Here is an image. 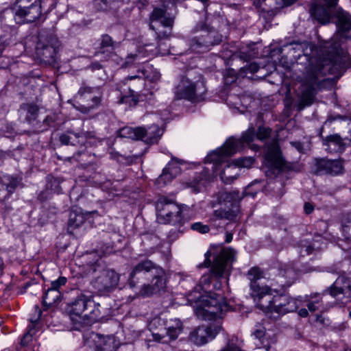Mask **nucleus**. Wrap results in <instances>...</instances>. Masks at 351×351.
<instances>
[{
  "label": "nucleus",
  "mask_w": 351,
  "mask_h": 351,
  "mask_svg": "<svg viewBox=\"0 0 351 351\" xmlns=\"http://www.w3.org/2000/svg\"><path fill=\"white\" fill-rule=\"evenodd\" d=\"M340 46V43L336 41L335 38H332L330 41L327 43L326 47L329 49L330 52L336 53L339 50Z\"/></svg>",
  "instance_id": "3c124183"
},
{
  "label": "nucleus",
  "mask_w": 351,
  "mask_h": 351,
  "mask_svg": "<svg viewBox=\"0 0 351 351\" xmlns=\"http://www.w3.org/2000/svg\"><path fill=\"white\" fill-rule=\"evenodd\" d=\"M119 136L121 138H127L135 140H139L138 127H123L119 130Z\"/></svg>",
  "instance_id": "4c0bfd02"
},
{
  "label": "nucleus",
  "mask_w": 351,
  "mask_h": 351,
  "mask_svg": "<svg viewBox=\"0 0 351 351\" xmlns=\"http://www.w3.org/2000/svg\"><path fill=\"white\" fill-rule=\"evenodd\" d=\"M247 279L250 281V288L252 289V296L254 298L256 303L258 302L259 298L265 294L267 291H271L270 287H261L257 280L263 278V273L258 267H254L251 268L247 274Z\"/></svg>",
  "instance_id": "4be33fe9"
},
{
  "label": "nucleus",
  "mask_w": 351,
  "mask_h": 351,
  "mask_svg": "<svg viewBox=\"0 0 351 351\" xmlns=\"http://www.w3.org/2000/svg\"><path fill=\"white\" fill-rule=\"evenodd\" d=\"M85 220V216L82 213L77 210H71L68 221V232L70 234H73V231L80 227L84 223Z\"/></svg>",
  "instance_id": "f704fd0d"
},
{
  "label": "nucleus",
  "mask_w": 351,
  "mask_h": 351,
  "mask_svg": "<svg viewBox=\"0 0 351 351\" xmlns=\"http://www.w3.org/2000/svg\"><path fill=\"white\" fill-rule=\"evenodd\" d=\"M165 330L170 340H176L182 332L183 325L178 319H170L166 323Z\"/></svg>",
  "instance_id": "72a5a7b5"
},
{
  "label": "nucleus",
  "mask_w": 351,
  "mask_h": 351,
  "mask_svg": "<svg viewBox=\"0 0 351 351\" xmlns=\"http://www.w3.org/2000/svg\"><path fill=\"white\" fill-rule=\"evenodd\" d=\"M343 223L345 226L347 227L351 226V213H349L346 216H345Z\"/></svg>",
  "instance_id": "0e129e2a"
},
{
  "label": "nucleus",
  "mask_w": 351,
  "mask_h": 351,
  "mask_svg": "<svg viewBox=\"0 0 351 351\" xmlns=\"http://www.w3.org/2000/svg\"><path fill=\"white\" fill-rule=\"evenodd\" d=\"M239 198L240 196L238 191H225L219 193V202L220 204L224 203L225 204L229 203L230 206H232L233 203L239 202Z\"/></svg>",
  "instance_id": "e433bc0d"
},
{
  "label": "nucleus",
  "mask_w": 351,
  "mask_h": 351,
  "mask_svg": "<svg viewBox=\"0 0 351 351\" xmlns=\"http://www.w3.org/2000/svg\"><path fill=\"white\" fill-rule=\"evenodd\" d=\"M228 310V305L224 297L218 293L202 296L197 305L195 312L199 319L212 320L222 318L223 314Z\"/></svg>",
  "instance_id": "20e7f679"
},
{
  "label": "nucleus",
  "mask_w": 351,
  "mask_h": 351,
  "mask_svg": "<svg viewBox=\"0 0 351 351\" xmlns=\"http://www.w3.org/2000/svg\"><path fill=\"white\" fill-rule=\"evenodd\" d=\"M66 278L60 276L57 280L51 282V287L49 288L54 290H59L61 287L66 285Z\"/></svg>",
  "instance_id": "de8ad7c7"
},
{
  "label": "nucleus",
  "mask_w": 351,
  "mask_h": 351,
  "mask_svg": "<svg viewBox=\"0 0 351 351\" xmlns=\"http://www.w3.org/2000/svg\"><path fill=\"white\" fill-rule=\"evenodd\" d=\"M222 219L221 217H217L215 216V210H214L212 215L210 217V224L212 228L217 229L218 228L222 227V223L221 222Z\"/></svg>",
  "instance_id": "8fccbe9b"
},
{
  "label": "nucleus",
  "mask_w": 351,
  "mask_h": 351,
  "mask_svg": "<svg viewBox=\"0 0 351 351\" xmlns=\"http://www.w3.org/2000/svg\"><path fill=\"white\" fill-rule=\"evenodd\" d=\"M255 160L252 157H245L234 160L232 162L226 165V167L220 173L221 180L226 184H230L239 176V173L236 172L235 175H230L228 171L230 169L237 170L239 167L249 168L254 162Z\"/></svg>",
  "instance_id": "b1692460"
},
{
  "label": "nucleus",
  "mask_w": 351,
  "mask_h": 351,
  "mask_svg": "<svg viewBox=\"0 0 351 351\" xmlns=\"http://www.w3.org/2000/svg\"><path fill=\"white\" fill-rule=\"evenodd\" d=\"M206 92L204 82H193L188 78H182L175 88L174 93L177 99H183L195 103L202 101Z\"/></svg>",
  "instance_id": "9d476101"
},
{
  "label": "nucleus",
  "mask_w": 351,
  "mask_h": 351,
  "mask_svg": "<svg viewBox=\"0 0 351 351\" xmlns=\"http://www.w3.org/2000/svg\"><path fill=\"white\" fill-rule=\"evenodd\" d=\"M259 69L258 65L252 62L249 64H247L239 69V74L241 77L247 76L248 73L254 74L256 73Z\"/></svg>",
  "instance_id": "ea45409f"
},
{
  "label": "nucleus",
  "mask_w": 351,
  "mask_h": 351,
  "mask_svg": "<svg viewBox=\"0 0 351 351\" xmlns=\"http://www.w3.org/2000/svg\"><path fill=\"white\" fill-rule=\"evenodd\" d=\"M114 341L112 337L92 334L84 344V351H113Z\"/></svg>",
  "instance_id": "412c9836"
},
{
  "label": "nucleus",
  "mask_w": 351,
  "mask_h": 351,
  "mask_svg": "<svg viewBox=\"0 0 351 351\" xmlns=\"http://www.w3.org/2000/svg\"><path fill=\"white\" fill-rule=\"evenodd\" d=\"M155 264L149 261L145 260L138 263L130 274L129 285L132 288L143 287L145 280L149 277L150 273H153Z\"/></svg>",
  "instance_id": "2eb2a0df"
},
{
  "label": "nucleus",
  "mask_w": 351,
  "mask_h": 351,
  "mask_svg": "<svg viewBox=\"0 0 351 351\" xmlns=\"http://www.w3.org/2000/svg\"><path fill=\"white\" fill-rule=\"evenodd\" d=\"M240 205L239 202H234L232 206H229L226 208H220L215 210V216L221 217L222 219H226L232 221H236L237 219L240 218Z\"/></svg>",
  "instance_id": "7c9ffc66"
},
{
  "label": "nucleus",
  "mask_w": 351,
  "mask_h": 351,
  "mask_svg": "<svg viewBox=\"0 0 351 351\" xmlns=\"http://www.w3.org/2000/svg\"><path fill=\"white\" fill-rule=\"evenodd\" d=\"M231 57H232V60L239 58L247 62L253 57V55L252 52L249 49H242L234 52V53L231 55Z\"/></svg>",
  "instance_id": "58836bf2"
},
{
  "label": "nucleus",
  "mask_w": 351,
  "mask_h": 351,
  "mask_svg": "<svg viewBox=\"0 0 351 351\" xmlns=\"http://www.w3.org/2000/svg\"><path fill=\"white\" fill-rule=\"evenodd\" d=\"M99 43L96 48L95 55L100 56L102 60L107 61L116 55L115 49L119 43L107 34H102L99 38Z\"/></svg>",
  "instance_id": "5701e85b"
},
{
  "label": "nucleus",
  "mask_w": 351,
  "mask_h": 351,
  "mask_svg": "<svg viewBox=\"0 0 351 351\" xmlns=\"http://www.w3.org/2000/svg\"><path fill=\"white\" fill-rule=\"evenodd\" d=\"M38 42L36 47L37 56L43 61L51 63L55 61L58 50L60 46V40L53 34L47 36L39 35Z\"/></svg>",
  "instance_id": "f8f14e48"
},
{
  "label": "nucleus",
  "mask_w": 351,
  "mask_h": 351,
  "mask_svg": "<svg viewBox=\"0 0 351 351\" xmlns=\"http://www.w3.org/2000/svg\"><path fill=\"white\" fill-rule=\"evenodd\" d=\"M53 121V118L51 116H47L45 120H44V123L47 125H50V123Z\"/></svg>",
  "instance_id": "338daca9"
},
{
  "label": "nucleus",
  "mask_w": 351,
  "mask_h": 351,
  "mask_svg": "<svg viewBox=\"0 0 351 351\" xmlns=\"http://www.w3.org/2000/svg\"><path fill=\"white\" fill-rule=\"evenodd\" d=\"M32 336V334H30V332H26V333L23 335V337L22 339H21V344H22L23 346L26 345V344L27 343V342L29 341V340H30V339H31Z\"/></svg>",
  "instance_id": "6e6d98bb"
},
{
  "label": "nucleus",
  "mask_w": 351,
  "mask_h": 351,
  "mask_svg": "<svg viewBox=\"0 0 351 351\" xmlns=\"http://www.w3.org/2000/svg\"><path fill=\"white\" fill-rule=\"evenodd\" d=\"M93 137L91 132L66 131L60 136L59 140L62 145H85L86 140Z\"/></svg>",
  "instance_id": "bb28decb"
},
{
  "label": "nucleus",
  "mask_w": 351,
  "mask_h": 351,
  "mask_svg": "<svg viewBox=\"0 0 351 351\" xmlns=\"http://www.w3.org/2000/svg\"><path fill=\"white\" fill-rule=\"evenodd\" d=\"M99 306V304H95L93 301V295L80 293L68 304L67 311L71 315L89 317L97 319L101 317Z\"/></svg>",
  "instance_id": "6e6552de"
},
{
  "label": "nucleus",
  "mask_w": 351,
  "mask_h": 351,
  "mask_svg": "<svg viewBox=\"0 0 351 351\" xmlns=\"http://www.w3.org/2000/svg\"><path fill=\"white\" fill-rule=\"evenodd\" d=\"M265 165L271 168L280 170L285 167L284 160L280 156L279 146L276 142L267 145L265 154Z\"/></svg>",
  "instance_id": "393cba45"
},
{
  "label": "nucleus",
  "mask_w": 351,
  "mask_h": 351,
  "mask_svg": "<svg viewBox=\"0 0 351 351\" xmlns=\"http://www.w3.org/2000/svg\"><path fill=\"white\" fill-rule=\"evenodd\" d=\"M102 97L103 91L100 86H82L76 95L80 101L76 108L82 113H88L101 105Z\"/></svg>",
  "instance_id": "9b49d317"
},
{
  "label": "nucleus",
  "mask_w": 351,
  "mask_h": 351,
  "mask_svg": "<svg viewBox=\"0 0 351 351\" xmlns=\"http://www.w3.org/2000/svg\"><path fill=\"white\" fill-rule=\"evenodd\" d=\"M211 176L210 170L208 168H205L200 173L199 178H195L194 182L195 185H204L205 182L208 181Z\"/></svg>",
  "instance_id": "37998d69"
},
{
  "label": "nucleus",
  "mask_w": 351,
  "mask_h": 351,
  "mask_svg": "<svg viewBox=\"0 0 351 351\" xmlns=\"http://www.w3.org/2000/svg\"><path fill=\"white\" fill-rule=\"evenodd\" d=\"M339 0H317L311 8V16L319 23L327 24L335 17Z\"/></svg>",
  "instance_id": "ddd939ff"
},
{
  "label": "nucleus",
  "mask_w": 351,
  "mask_h": 351,
  "mask_svg": "<svg viewBox=\"0 0 351 351\" xmlns=\"http://www.w3.org/2000/svg\"><path fill=\"white\" fill-rule=\"evenodd\" d=\"M95 5L96 6H99V8L100 10H106V1H104V0H100V1H95Z\"/></svg>",
  "instance_id": "e2e57ef3"
},
{
  "label": "nucleus",
  "mask_w": 351,
  "mask_h": 351,
  "mask_svg": "<svg viewBox=\"0 0 351 351\" xmlns=\"http://www.w3.org/2000/svg\"><path fill=\"white\" fill-rule=\"evenodd\" d=\"M224 349L227 351H241V348L235 345L232 341H229Z\"/></svg>",
  "instance_id": "864d4df0"
},
{
  "label": "nucleus",
  "mask_w": 351,
  "mask_h": 351,
  "mask_svg": "<svg viewBox=\"0 0 351 351\" xmlns=\"http://www.w3.org/2000/svg\"><path fill=\"white\" fill-rule=\"evenodd\" d=\"M324 128H320L319 132V137L322 141V145L325 147V150L330 154H341L349 145L347 138H343L338 134H330L324 136L323 133Z\"/></svg>",
  "instance_id": "a211bd4d"
},
{
  "label": "nucleus",
  "mask_w": 351,
  "mask_h": 351,
  "mask_svg": "<svg viewBox=\"0 0 351 351\" xmlns=\"http://www.w3.org/2000/svg\"><path fill=\"white\" fill-rule=\"evenodd\" d=\"M36 0H16V6L17 9L27 8L32 2H34Z\"/></svg>",
  "instance_id": "603ef678"
},
{
  "label": "nucleus",
  "mask_w": 351,
  "mask_h": 351,
  "mask_svg": "<svg viewBox=\"0 0 351 351\" xmlns=\"http://www.w3.org/2000/svg\"><path fill=\"white\" fill-rule=\"evenodd\" d=\"M137 58H138V56L136 54L128 55L127 57L125 63L128 64H132V63H133L134 61H135L137 59Z\"/></svg>",
  "instance_id": "680f3d73"
},
{
  "label": "nucleus",
  "mask_w": 351,
  "mask_h": 351,
  "mask_svg": "<svg viewBox=\"0 0 351 351\" xmlns=\"http://www.w3.org/2000/svg\"><path fill=\"white\" fill-rule=\"evenodd\" d=\"M191 228L193 230L197 231L200 233H207L210 230V228L208 225H204L200 222L194 223L191 225Z\"/></svg>",
  "instance_id": "09e8293b"
},
{
  "label": "nucleus",
  "mask_w": 351,
  "mask_h": 351,
  "mask_svg": "<svg viewBox=\"0 0 351 351\" xmlns=\"http://www.w3.org/2000/svg\"><path fill=\"white\" fill-rule=\"evenodd\" d=\"M298 314L302 317H306L308 315V312L306 308H301L299 311Z\"/></svg>",
  "instance_id": "69168bd1"
},
{
  "label": "nucleus",
  "mask_w": 351,
  "mask_h": 351,
  "mask_svg": "<svg viewBox=\"0 0 351 351\" xmlns=\"http://www.w3.org/2000/svg\"><path fill=\"white\" fill-rule=\"evenodd\" d=\"M259 346L269 351L273 344L276 342V336L271 337L269 334L266 337H262L261 339H258Z\"/></svg>",
  "instance_id": "a19ab883"
},
{
  "label": "nucleus",
  "mask_w": 351,
  "mask_h": 351,
  "mask_svg": "<svg viewBox=\"0 0 351 351\" xmlns=\"http://www.w3.org/2000/svg\"><path fill=\"white\" fill-rule=\"evenodd\" d=\"M197 29L201 32V34L189 40V46L191 51L204 52L222 42V35L208 25L204 23H199L197 25Z\"/></svg>",
  "instance_id": "423d86ee"
},
{
  "label": "nucleus",
  "mask_w": 351,
  "mask_h": 351,
  "mask_svg": "<svg viewBox=\"0 0 351 351\" xmlns=\"http://www.w3.org/2000/svg\"><path fill=\"white\" fill-rule=\"evenodd\" d=\"M253 335L256 339H261L262 337H266L268 333L266 332V329L262 324L258 323L255 326V328L253 331Z\"/></svg>",
  "instance_id": "a18cd8bd"
},
{
  "label": "nucleus",
  "mask_w": 351,
  "mask_h": 351,
  "mask_svg": "<svg viewBox=\"0 0 351 351\" xmlns=\"http://www.w3.org/2000/svg\"><path fill=\"white\" fill-rule=\"evenodd\" d=\"M297 0H276L277 3L284 6L290 5Z\"/></svg>",
  "instance_id": "052dcab7"
},
{
  "label": "nucleus",
  "mask_w": 351,
  "mask_h": 351,
  "mask_svg": "<svg viewBox=\"0 0 351 351\" xmlns=\"http://www.w3.org/2000/svg\"><path fill=\"white\" fill-rule=\"evenodd\" d=\"M102 65L100 64V62L96 61V62H93L90 65H89V68L92 70V71H95V70H99L101 69H102Z\"/></svg>",
  "instance_id": "4d7b16f0"
},
{
  "label": "nucleus",
  "mask_w": 351,
  "mask_h": 351,
  "mask_svg": "<svg viewBox=\"0 0 351 351\" xmlns=\"http://www.w3.org/2000/svg\"><path fill=\"white\" fill-rule=\"evenodd\" d=\"M271 130L268 128L259 127L256 133V138L259 140H264L270 136Z\"/></svg>",
  "instance_id": "49530a36"
},
{
  "label": "nucleus",
  "mask_w": 351,
  "mask_h": 351,
  "mask_svg": "<svg viewBox=\"0 0 351 351\" xmlns=\"http://www.w3.org/2000/svg\"><path fill=\"white\" fill-rule=\"evenodd\" d=\"M280 278L285 276V278H289L287 282L285 285H282L283 287H289L293 282L295 278V273L291 269L289 268L285 270L283 272L280 271Z\"/></svg>",
  "instance_id": "c03bdc74"
},
{
  "label": "nucleus",
  "mask_w": 351,
  "mask_h": 351,
  "mask_svg": "<svg viewBox=\"0 0 351 351\" xmlns=\"http://www.w3.org/2000/svg\"><path fill=\"white\" fill-rule=\"evenodd\" d=\"M62 293L60 290H54L48 288L44 292L43 296V303L44 306L49 307L55 304L61 298Z\"/></svg>",
  "instance_id": "c9c22d12"
},
{
  "label": "nucleus",
  "mask_w": 351,
  "mask_h": 351,
  "mask_svg": "<svg viewBox=\"0 0 351 351\" xmlns=\"http://www.w3.org/2000/svg\"><path fill=\"white\" fill-rule=\"evenodd\" d=\"M236 252L232 248H223L219 254L214 258L211 267V271L216 278H220L226 271L227 265L233 262Z\"/></svg>",
  "instance_id": "aec40b11"
},
{
  "label": "nucleus",
  "mask_w": 351,
  "mask_h": 351,
  "mask_svg": "<svg viewBox=\"0 0 351 351\" xmlns=\"http://www.w3.org/2000/svg\"><path fill=\"white\" fill-rule=\"evenodd\" d=\"M302 304V300L287 294L273 295L271 291L263 294L257 302L258 306L266 313H276L278 316L295 311Z\"/></svg>",
  "instance_id": "f03ea898"
},
{
  "label": "nucleus",
  "mask_w": 351,
  "mask_h": 351,
  "mask_svg": "<svg viewBox=\"0 0 351 351\" xmlns=\"http://www.w3.org/2000/svg\"><path fill=\"white\" fill-rule=\"evenodd\" d=\"M342 171L343 165L340 160L321 159L316 162L317 175L336 176L341 173Z\"/></svg>",
  "instance_id": "cd10ccee"
},
{
  "label": "nucleus",
  "mask_w": 351,
  "mask_h": 351,
  "mask_svg": "<svg viewBox=\"0 0 351 351\" xmlns=\"http://www.w3.org/2000/svg\"><path fill=\"white\" fill-rule=\"evenodd\" d=\"M232 234H230V233L226 234V243H230V242L232 241Z\"/></svg>",
  "instance_id": "774afa93"
},
{
  "label": "nucleus",
  "mask_w": 351,
  "mask_h": 351,
  "mask_svg": "<svg viewBox=\"0 0 351 351\" xmlns=\"http://www.w3.org/2000/svg\"><path fill=\"white\" fill-rule=\"evenodd\" d=\"M149 277H152L151 284H144L138 292V294L144 298L159 292L166 285L165 274L161 267L155 265L153 273H150Z\"/></svg>",
  "instance_id": "dca6fc26"
},
{
  "label": "nucleus",
  "mask_w": 351,
  "mask_h": 351,
  "mask_svg": "<svg viewBox=\"0 0 351 351\" xmlns=\"http://www.w3.org/2000/svg\"><path fill=\"white\" fill-rule=\"evenodd\" d=\"M145 82L144 78L139 75L125 77L117 84V90L123 94L119 103L136 105L140 99H143L141 92L145 86Z\"/></svg>",
  "instance_id": "0eeeda50"
},
{
  "label": "nucleus",
  "mask_w": 351,
  "mask_h": 351,
  "mask_svg": "<svg viewBox=\"0 0 351 351\" xmlns=\"http://www.w3.org/2000/svg\"><path fill=\"white\" fill-rule=\"evenodd\" d=\"M210 253L209 252H207L205 254V261L204 263L199 264V267H208L210 265Z\"/></svg>",
  "instance_id": "5fc2aeb1"
},
{
  "label": "nucleus",
  "mask_w": 351,
  "mask_h": 351,
  "mask_svg": "<svg viewBox=\"0 0 351 351\" xmlns=\"http://www.w3.org/2000/svg\"><path fill=\"white\" fill-rule=\"evenodd\" d=\"M318 300L311 302L308 304V308L311 312H315L317 308V304Z\"/></svg>",
  "instance_id": "bf43d9fd"
},
{
  "label": "nucleus",
  "mask_w": 351,
  "mask_h": 351,
  "mask_svg": "<svg viewBox=\"0 0 351 351\" xmlns=\"http://www.w3.org/2000/svg\"><path fill=\"white\" fill-rule=\"evenodd\" d=\"M3 184L5 186L7 191L9 193H12L19 184L17 178L13 177H6L3 181Z\"/></svg>",
  "instance_id": "79ce46f5"
},
{
  "label": "nucleus",
  "mask_w": 351,
  "mask_h": 351,
  "mask_svg": "<svg viewBox=\"0 0 351 351\" xmlns=\"http://www.w3.org/2000/svg\"><path fill=\"white\" fill-rule=\"evenodd\" d=\"M328 291L333 297H337L339 294L350 295L351 292L350 280L343 276L339 277L328 289Z\"/></svg>",
  "instance_id": "2f4dec72"
},
{
  "label": "nucleus",
  "mask_w": 351,
  "mask_h": 351,
  "mask_svg": "<svg viewBox=\"0 0 351 351\" xmlns=\"http://www.w3.org/2000/svg\"><path fill=\"white\" fill-rule=\"evenodd\" d=\"M40 112L39 106L34 102H26L20 105L18 114L20 119L28 124H33L37 120Z\"/></svg>",
  "instance_id": "c85d7f7f"
},
{
  "label": "nucleus",
  "mask_w": 351,
  "mask_h": 351,
  "mask_svg": "<svg viewBox=\"0 0 351 351\" xmlns=\"http://www.w3.org/2000/svg\"><path fill=\"white\" fill-rule=\"evenodd\" d=\"M180 171V169L174 165L173 162H169L164 168L162 174L157 178L156 182L158 184L164 185L170 182Z\"/></svg>",
  "instance_id": "473e14b6"
},
{
  "label": "nucleus",
  "mask_w": 351,
  "mask_h": 351,
  "mask_svg": "<svg viewBox=\"0 0 351 351\" xmlns=\"http://www.w3.org/2000/svg\"><path fill=\"white\" fill-rule=\"evenodd\" d=\"M119 280V275L113 270H104L93 281L95 290L99 293L110 292L116 287Z\"/></svg>",
  "instance_id": "f3484780"
},
{
  "label": "nucleus",
  "mask_w": 351,
  "mask_h": 351,
  "mask_svg": "<svg viewBox=\"0 0 351 351\" xmlns=\"http://www.w3.org/2000/svg\"><path fill=\"white\" fill-rule=\"evenodd\" d=\"M330 69L331 64L328 63L317 62L315 65H310L299 88V110L313 104L318 91L326 86L327 79L325 76Z\"/></svg>",
  "instance_id": "f257e3e1"
},
{
  "label": "nucleus",
  "mask_w": 351,
  "mask_h": 351,
  "mask_svg": "<svg viewBox=\"0 0 351 351\" xmlns=\"http://www.w3.org/2000/svg\"><path fill=\"white\" fill-rule=\"evenodd\" d=\"M157 219L162 223L173 226L182 224V213L189 209L186 205H179L167 197H160L156 202Z\"/></svg>",
  "instance_id": "39448f33"
},
{
  "label": "nucleus",
  "mask_w": 351,
  "mask_h": 351,
  "mask_svg": "<svg viewBox=\"0 0 351 351\" xmlns=\"http://www.w3.org/2000/svg\"><path fill=\"white\" fill-rule=\"evenodd\" d=\"M221 330V326L219 324L200 326L189 333V339L197 346H203L213 339Z\"/></svg>",
  "instance_id": "4468645a"
},
{
  "label": "nucleus",
  "mask_w": 351,
  "mask_h": 351,
  "mask_svg": "<svg viewBox=\"0 0 351 351\" xmlns=\"http://www.w3.org/2000/svg\"><path fill=\"white\" fill-rule=\"evenodd\" d=\"M256 137L254 128H250L245 132L241 138L233 137L228 139L222 147L210 153L205 158L206 162L213 163L212 171H215L218 166L224 162V157L233 155L241 150L245 144L250 145Z\"/></svg>",
  "instance_id": "7ed1b4c3"
},
{
  "label": "nucleus",
  "mask_w": 351,
  "mask_h": 351,
  "mask_svg": "<svg viewBox=\"0 0 351 351\" xmlns=\"http://www.w3.org/2000/svg\"><path fill=\"white\" fill-rule=\"evenodd\" d=\"M41 15V1L36 0L27 8L17 9L15 11L14 19L17 23H30L39 19Z\"/></svg>",
  "instance_id": "6ab92c4d"
},
{
  "label": "nucleus",
  "mask_w": 351,
  "mask_h": 351,
  "mask_svg": "<svg viewBox=\"0 0 351 351\" xmlns=\"http://www.w3.org/2000/svg\"><path fill=\"white\" fill-rule=\"evenodd\" d=\"M335 19L339 36L351 39V15L339 8L336 12Z\"/></svg>",
  "instance_id": "a878e982"
},
{
  "label": "nucleus",
  "mask_w": 351,
  "mask_h": 351,
  "mask_svg": "<svg viewBox=\"0 0 351 351\" xmlns=\"http://www.w3.org/2000/svg\"><path fill=\"white\" fill-rule=\"evenodd\" d=\"M304 212L306 213V214H311L313 210H314V207L313 206L308 203V202H306L304 204Z\"/></svg>",
  "instance_id": "13d9d810"
},
{
  "label": "nucleus",
  "mask_w": 351,
  "mask_h": 351,
  "mask_svg": "<svg viewBox=\"0 0 351 351\" xmlns=\"http://www.w3.org/2000/svg\"><path fill=\"white\" fill-rule=\"evenodd\" d=\"M139 140L146 144L153 145L158 142L162 135V130L157 125H152L147 128L138 127Z\"/></svg>",
  "instance_id": "c756f323"
},
{
  "label": "nucleus",
  "mask_w": 351,
  "mask_h": 351,
  "mask_svg": "<svg viewBox=\"0 0 351 351\" xmlns=\"http://www.w3.org/2000/svg\"><path fill=\"white\" fill-rule=\"evenodd\" d=\"M149 25L158 40L167 39L172 34L174 18L167 14L165 8H154L149 15Z\"/></svg>",
  "instance_id": "1a4fd4ad"
}]
</instances>
